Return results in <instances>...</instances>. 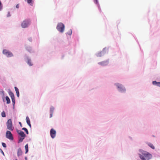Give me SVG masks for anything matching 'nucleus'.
<instances>
[{
	"label": "nucleus",
	"mask_w": 160,
	"mask_h": 160,
	"mask_svg": "<svg viewBox=\"0 0 160 160\" xmlns=\"http://www.w3.org/2000/svg\"><path fill=\"white\" fill-rule=\"evenodd\" d=\"M138 151L141 153H138L139 158L141 160H146V159L147 160H149L152 158V155L149 152L141 149H140Z\"/></svg>",
	"instance_id": "f257e3e1"
},
{
	"label": "nucleus",
	"mask_w": 160,
	"mask_h": 160,
	"mask_svg": "<svg viewBox=\"0 0 160 160\" xmlns=\"http://www.w3.org/2000/svg\"><path fill=\"white\" fill-rule=\"evenodd\" d=\"M114 85L116 87V88L118 92L124 94L126 93V89L125 87L122 84L116 82L114 84Z\"/></svg>",
	"instance_id": "f03ea898"
},
{
	"label": "nucleus",
	"mask_w": 160,
	"mask_h": 160,
	"mask_svg": "<svg viewBox=\"0 0 160 160\" xmlns=\"http://www.w3.org/2000/svg\"><path fill=\"white\" fill-rule=\"evenodd\" d=\"M16 131L20 136L18 141V143H19L23 142L25 138L27 137V136L23 131L21 130H18L17 128L16 129Z\"/></svg>",
	"instance_id": "7ed1b4c3"
},
{
	"label": "nucleus",
	"mask_w": 160,
	"mask_h": 160,
	"mask_svg": "<svg viewBox=\"0 0 160 160\" xmlns=\"http://www.w3.org/2000/svg\"><path fill=\"white\" fill-rule=\"evenodd\" d=\"M31 22L30 19H26L21 23L22 28H28L31 24Z\"/></svg>",
	"instance_id": "20e7f679"
},
{
	"label": "nucleus",
	"mask_w": 160,
	"mask_h": 160,
	"mask_svg": "<svg viewBox=\"0 0 160 160\" xmlns=\"http://www.w3.org/2000/svg\"><path fill=\"white\" fill-rule=\"evenodd\" d=\"M65 28V25L62 22L58 23L56 27V28L57 30L61 33H62L64 32Z\"/></svg>",
	"instance_id": "39448f33"
},
{
	"label": "nucleus",
	"mask_w": 160,
	"mask_h": 160,
	"mask_svg": "<svg viewBox=\"0 0 160 160\" xmlns=\"http://www.w3.org/2000/svg\"><path fill=\"white\" fill-rule=\"evenodd\" d=\"M7 126V129L10 131H13V123L12 122V119L9 118L7 120L6 123Z\"/></svg>",
	"instance_id": "423d86ee"
},
{
	"label": "nucleus",
	"mask_w": 160,
	"mask_h": 160,
	"mask_svg": "<svg viewBox=\"0 0 160 160\" xmlns=\"http://www.w3.org/2000/svg\"><path fill=\"white\" fill-rule=\"evenodd\" d=\"M2 53L7 58H10L13 56V53L11 51L6 49L3 50Z\"/></svg>",
	"instance_id": "0eeeda50"
},
{
	"label": "nucleus",
	"mask_w": 160,
	"mask_h": 160,
	"mask_svg": "<svg viewBox=\"0 0 160 160\" xmlns=\"http://www.w3.org/2000/svg\"><path fill=\"white\" fill-rule=\"evenodd\" d=\"M24 59L25 62L29 66H33V64L31 61V58L26 54H25L24 56Z\"/></svg>",
	"instance_id": "6e6552de"
},
{
	"label": "nucleus",
	"mask_w": 160,
	"mask_h": 160,
	"mask_svg": "<svg viewBox=\"0 0 160 160\" xmlns=\"http://www.w3.org/2000/svg\"><path fill=\"white\" fill-rule=\"evenodd\" d=\"M6 138L9 139L10 141H13L14 140L13 138L12 132L9 130H7L5 134Z\"/></svg>",
	"instance_id": "1a4fd4ad"
},
{
	"label": "nucleus",
	"mask_w": 160,
	"mask_h": 160,
	"mask_svg": "<svg viewBox=\"0 0 160 160\" xmlns=\"http://www.w3.org/2000/svg\"><path fill=\"white\" fill-rule=\"evenodd\" d=\"M56 131L53 128H51L50 131V134L51 138L52 139L55 138L56 135Z\"/></svg>",
	"instance_id": "9d476101"
},
{
	"label": "nucleus",
	"mask_w": 160,
	"mask_h": 160,
	"mask_svg": "<svg viewBox=\"0 0 160 160\" xmlns=\"http://www.w3.org/2000/svg\"><path fill=\"white\" fill-rule=\"evenodd\" d=\"M109 63V59H108L106 60L103 61L99 62L98 63V64L101 66L104 67L107 66Z\"/></svg>",
	"instance_id": "9b49d317"
},
{
	"label": "nucleus",
	"mask_w": 160,
	"mask_h": 160,
	"mask_svg": "<svg viewBox=\"0 0 160 160\" xmlns=\"http://www.w3.org/2000/svg\"><path fill=\"white\" fill-rule=\"evenodd\" d=\"M93 2H94V3L97 5L98 10H99V12H101L102 10L100 8V4L99 3L98 1V0H93Z\"/></svg>",
	"instance_id": "f8f14e48"
},
{
	"label": "nucleus",
	"mask_w": 160,
	"mask_h": 160,
	"mask_svg": "<svg viewBox=\"0 0 160 160\" xmlns=\"http://www.w3.org/2000/svg\"><path fill=\"white\" fill-rule=\"evenodd\" d=\"M8 93L11 99L15 98V95L13 92L10 90V89H8Z\"/></svg>",
	"instance_id": "ddd939ff"
},
{
	"label": "nucleus",
	"mask_w": 160,
	"mask_h": 160,
	"mask_svg": "<svg viewBox=\"0 0 160 160\" xmlns=\"http://www.w3.org/2000/svg\"><path fill=\"white\" fill-rule=\"evenodd\" d=\"M22 149L21 148H19L18 149L17 152V155L18 157H19L22 154Z\"/></svg>",
	"instance_id": "4468645a"
},
{
	"label": "nucleus",
	"mask_w": 160,
	"mask_h": 160,
	"mask_svg": "<svg viewBox=\"0 0 160 160\" xmlns=\"http://www.w3.org/2000/svg\"><path fill=\"white\" fill-rule=\"evenodd\" d=\"M26 120L27 124L29 126L30 128H31L32 126L31 124L30 120L28 116L26 117Z\"/></svg>",
	"instance_id": "2eb2a0df"
},
{
	"label": "nucleus",
	"mask_w": 160,
	"mask_h": 160,
	"mask_svg": "<svg viewBox=\"0 0 160 160\" xmlns=\"http://www.w3.org/2000/svg\"><path fill=\"white\" fill-rule=\"evenodd\" d=\"M145 143L152 149L154 150L155 149V147L151 143L148 142H145Z\"/></svg>",
	"instance_id": "dca6fc26"
},
{
	"label": "nucleus",
	"mask_w": 160,
	"mask_h": 160,
	"mask_svg": "<svg viewBox=\"0 0 160 160\" xmlns=\"http://www.w3.org/2000/svg\"><path fill=\"white\" fill-rule=\"evenodd\" d=\"M152 84L154 86H156L160 87V82H157L156 80L153 81Z\"/></svg>",
	"instance_id": "f3484780"
},
{
	"label": "nucleus",
	"mask_w": 160,
	"mask_h": 160,
	"mask_svg": "<svg viewBox=\"0 0 160 160\" xmlns=\"http://www.w3.org/2000/svg\"><path fill=\"white\" fill-rule=\"evenodd\" d=\"M25 1L31 6H32L34 3L33 0H24Z\"/></svg>",
	"instance_id": "a211bd4d"
},
{
	"label": "nucleus",
	"mask_w": 160,
	"mask_h": 160,
	"mask_svg": "<svg viewBox=\"0 0 160 160\" xmlns=\"http://www.w3.org/2000/svg\"><path fill=\"white\" fill-rule=\"evenodd\" d=\"M95 55L97 57H101L104 55L102 53V52L101 51H100L96 53H95Z\"/></svg>",
	"instance_id": "6ab92c4d"
},
{
	"label": "nucleus",
	"mask_w": 160,
	"mask_h": 160,
	"mask_svg": "<svg viewBox=\"0 0 160 160\" xmlns=\"http://www.w3.org/2000/svg\"><path fill=\"white\" fill-rule=\"evenodd\" d=\"M5 99L6 101V104H9L11 103V100L9 97L7 96L5 97Z\"/></svg>",
	"instance_id": "aec40b11"
},
{
	"label": "nucleus",
	"mask_w": 160,
	"mask_h": 160,
	"mask_svg": "<svg viewBox=\"0 0 160 160\" xmlns=\"http://www.w3.org/2000/svg\"><path fill=\"white\" fill-rule=\"evenodd\" d=\"M25 153L27 154V153H28L29 151L28 145V143L25 145Z\"/></svg>",
	"instance_id": "412c9836"
},
{
	"label": "nucleus",
	"mask_w": 160,
	"mask_h": 160,
	"mask_svg": "<svg viewBox=\"0 0 160 160\" xmlns=\"http://www.w3.org/2000/svg\"><path fill=\"white\" fill-rule=\"evenodd\" d=\"M22 130L24 131L26 134L27 135H28L29 134V132L28 129L25 127L22 128Z\"/></svg>",
	"instance_id": "4be33fe9"
},
{
	"label": "nucleus",
	"mask_w": 160,
	"mask_h": 160,
	"mask_svg": "<svg viewBox=\"0 0 160 160\" xmlns=\"http://www.w3.org/2000/svg\"><path fill=\"white\" fill-rule=\"evenodd\" d=\"M107 50L108 49L107 48V47H105L103 49L102 51H101L102 52V53L104 55L106 53V52Z\"/></svg>",
	"instance_id": "5701e85b"
},
{
	"label": "nucleus",
	"mask_w": 160,
	"mask_h": 160,
	"mask_svg": "<svg viewBox=\"0 0 160 160\" xmlns=\"http://www.w3.org/2000/svg\"><path fill=\"white\" fill-rule=\"evenodd\" d=\"M54 109H55L54 108L53 106H51L50 108V113H53Z\"/></svg>",
	"instance_id": "b1692460"
},
{
	"label": "nucleus",
	"mask_w": 160,
	"mask_h": 160,
	"mask_svg": "<svg viewBox=\"0 0 160 160\" xmlns=\"http://www.w3.org/2000/svg\"><path fill=\"white\" fill-rule=\"evenodd\" d=\"M72 34V31L71 29H70L66 33V34H68L69 36H71Z\"/></svg>",
	"instance_id": "393cba45"
},
{
	"label": "nucleus",
	"mask_w": 160,
	"mask_h": 160,
	"mask_svg": "<svg viewBox=\"0 0 160 160\" xmlns=\"http://www.w3.org/2000/svg\"><path fill=\"white\" fill-rule=\"evenodd\" d=\"M1 116L2 118H5L6 117V114L4 111L1 112Z\"/></svg>",
	"instance_id": "a878e982"
},
{
	"label": "nucleus",
	"mask_w": 160,
	"mask_h": 160,
	"mask_svg": "<svg viewBox=\"0 0 160 160\" xmlns=\"http://www.w3.org/2000/svg\"><path fill=\"white\" fill-rule=\"evenodd\" d=\"M14 88L16 92V93H19V90L17 87L15 86L14 87Z\"/></svg>",
	"instance_id": "bb28decb"
},
{
	"label": "nucleus",
	"mask_w": 160,
	"mask_h": 160,
	"mask_svg": "<svg viewBox=\"0 0 160 160\" xmlns=\"http://www.w3.org/2000/svg\"><path fill=\"white\" fill-rule=\"evenodd\" d=\"M26 49L27 51L29 52H31L32 51V48L30 47H27Z\"/></svg>",
	"instance_id": "cd10ccee"
},
{
	"label": "nucleus",
	"mask_w": 160,
	"mask_h": 160,
	"mask_svg": "<svg viewBox=\"0 0 160 160\" xmlns=\"http://www.w3.org/2000/svg\"><path fill=\"white\" fill-rule=\"evenodd\" d=\"M3 9V4L0 0V11H1Z\"/></svg>",
	"instance_id": "c85d7f7f"
},
{
	"label": "nucleus",
	"mask_w": 160,
	"mask_h": 160,
	"mask_svg": "<svg viewBox=\"0 0 160 160\" xmlns=\"http://www.w3.org/2000/svg\"><path fill=\"white\" fill-rule=\"evenodd\" d=\"M12 105H15V98L12 99Z\"/></svg>",
	"instance_id": "c756f323"
},
{
	"label": "nucleus",
	"mask_w": 160,
	"mask_h": 160,
	"mask_svg": "<svg viewBox=\"0 0 160 160\" xmlns=\"http://www.w3.org/2000/svg\"><path fill=\"white\" fill-rule=\"evenodd\" d=\"M2 147L4 148H6V147H7V145H6V144L5 142H2Z\"/></svg>",
	"instance_id": "7c9ffc66"
},
{
	"label": "nucleus",
	"mask_w": 160,
	"mask_h": 160,
	"mask_svg": "<svg viewBox=\"0 0 160 160\" xmlns=\"http://www.w3.org/2000/svg\"><path fill=\"white\" fill-rule=\"evenodd\" d=\"M133 37H134V38L136 40V41H137V43H138V45H139V47H140V49H141V51H142V50L141 49V47H140V44H139V42H138V39H137V38H136V37H134V36H133Z\"/></svg>",
	"instance_id": "2f4dec72"
},
{
	"label": "nucleus",
	"mask_w": 160,
	"mask_h": 160,
	"mask_svg": "<svg viewBox=\"0 0 160 160\" xmlns=\"http://www.w3.org/2000/svg\"><path fill=\"white\" fill-rule=\"evenodd\" d=\"M11 16V14H10V12L9 11H8V12L7 14V17H10Z\"/></svg>",
	"instance_id": "473e14b6"
},
{
	"label": "nucleus",
	"mask_w": 160,
	"mask_h": 160,
	"mask_svg": "<svg viewBox=\"0 0 160 160\" xmlns=\"http://www.w3.org/2000/svg\"><path fill=\"white\" fill-rule=\"evenodd\" d=\"M2 100H3V101L4 102H5V94L2 95Z\"/></svg>",
	"instance_id": "72a5a7b5"
},
{
	"label": "nucleus",
	"mask_w": 160,
	"mask_h": 160,
	"mask_svg": "<svg viewBox=\"0 0 160 160\" xmlns=\"http://www.w3.org/2000/svg\"><path fill=\"white\" fill-rule=\"evenodd\" d=\"M0 152H1V153L4 156H5V154H4V153L3 152V150L1 149L0 148Z\"/></svg>",
	"instance_id": "f704fd0d"
},
{
	"label": "nucleus",
	"mask_w": 160,
	"mask_h": 160,
	"mask_svg": "<svg viewBox=\"0 0 160 160\" xmlns=\"http://www.w3.org/2000/svg\"><path fill=\"white\" fill-rule=\"evenodd\" d=\"M19 7V4L18 3L16 5V8L17 9H18Z\"/></svg>",
	"instance_id": "c9c22d12"
},
{
	"label": "nucleus",
	"mask_w": 160,
	"mask_h": 160,
	"mask_svg": "<svg viewBox=\"0 0 160 160\" xmlns=\"http://www.w3.org/2000/svg\"><path fill=\"white\" fill-rule=\"evenodd\" d=\"M120 22V20H118L117 21V26H118V25L119 24Z\"/></svg>",
	"instance_id": "e433bc0d"
},
{
	"label": "nucleus",
	"mask_w": 160,
	"mask_h": 160,
	"mask_svg": "<svg viewBox=\"0 0 160 160\" xmlns=\"http://www.w3.org/2000/svg\"><path fill=\"white\" fill-rule=\"evenodd\" d=\"M0 93L1 94H2V95L5 94H4V91L3 90H2V91H0Z\"/></svg>",
	"instance_id": "4c0bfd02"
},
{
	"label": "nucleus",
	"mask_w": 160,
	"mask_h": 160,
	"mask_svg": "<svg viewBox=\"0 0 160 160\" xmlns=\"http://www.w3.org/2000/svg\"><path fill=\"white\" fill-rule=\"evenodd\" d=\"M53 113H50L49 118H51L52 117V116H53Z\"/></svg>",
	"instance_id": "58836bf2"
},
{
	"label": "nucleus",
	"mask_w": 160,
	"mask_h": 160,
	"mask_svg": "<svg viewBox=\"0 0 160 160\" xmlns=\"http://www.w3.org/2000/svg\"><path fill=\"white\" fill-rule=\"evenodd\" d=\"M28 40L30 41V42H32V38L31 37H30L29 38H28Z\"/></svg>",
	"instance_id": "ea45409f"
},
{
	"label": "nucleus",
	"mask_w": 160,
	"mask_h": 160,
	"mask_svg": "<svg viewBox=\"0 0 160 160\" xmlns=\"http://www.w3.org/2000/svg\"><path fill=\"white\" fill-rule=\"evenodd\" d=\"M18 123L19 124V125L21 127H22V124L21 122H19Z\"/></svg>",
	"instance_id": "a19ab883"
},
{
	"label": "nucleus",
	"mask_w": 160,
	"mask_h": 160,
	"mask_svg": "<svg viewBox=\"0 0 160 160\" xmlns=\"http://www.w3.org/2000/svg\"><path fill=\"white\" fill-rule=\"evenodd\" d=\"M64 56H65V55L64 54H62V57H61V59H62L64 58Z\"/></svg>",
	"instance_id": "79ce46f5"
},
{
	"label": "nucleus",
	"mask_w": 160,
	"mask_h": 160,
	"mask_svg": "<svg viewBox=\"0 0 160 160\" xmlns=\"http://www.w3.org/2000/svg\"><path fill=\"white\" fill-rule=\"evenodd\" d=\"M16 95L18 98H19L20 96V93H16Z\"/></svg>",
	"instance_id": "37998d69"
},
{
	"label": "nucleus",
	"mask_w": 160,
	"mask_h": 160,
	"mask_svg": "<svg viewBox=\"0 0 160 160\" xmlns=\"http://www.w3.org/2000/svg\"><path fill=\"white\" fill-rule=\"evenodd\" d=\"M27 140V141H30L31 140V138L28 137Z\"/></svg>",
	"instance_id": "c03bdc74"
},
{
	"label": "nucleus",
	"mask_w": 160,
	"mask_h": 160,
	"mask_svg": "<svg viewBox=\"0 0 160 160\" xmlns=\"http://www.w3.org/2000/svg\"><path fill=\"white\" fill-rule=\"evenodd\" d=\"M24 159H25V160H27L28 159L27 157L26 156H25L24 157Z\"/></svg>",
	"instance_id": "a18cd8bd"
},
{
	"label": "nucleus",
	"mask_w": 160,
	"mask_h": 160,
	"mask_svg": "<svg viewBox=\"0 0 160 160\" xmlns=\"http://www.w3.org/2000/svg\"><path fill=\"white\" fill-rule=\"evenodd\" d=\"M129 138L130 139V140H132V138L131 137L129 136Z\"/></svg>",
	"instance_id": "49530a36"
},
{
	"label": "nucleus",
	"mask_w": 160,
	"mask_h": 160,
	"mask_svg": "<svg viewBox=\"0 0 160 160\" xmlns=\"http://www.w3.org/2000/svg\"><path fill=\"white\" fill-rule=\"evenodd\" d=\"M13 106V107H12V108L13 109H15V105H12Z\"/></svg>",
	"instance_id": "de8ad7c7"
},
{
	"label": "nucleus",
	"mask_w": 160,
	"mask_h": 160,
	"mask_svg": "<svg viewBox=\"0 0 160 160\" xmlns=\"http://www.w3.org/2000/svg\"><path fill=\"white\" fill-rule=\"evenodd\" d=\"M15 160H18V159H17V158L16 157V158L15 159Z\"/></svg>",
	"instance_id": "09e8293b"
},
{
	"label": "nucleus",
	"mask_w": 160,
	"mask_h": 160,
	"mask_svg": "<svg viewBox=\"0 0 160 160\" xmlns=\"http://www.w3.org/2000/svg\"><path fill=\"white\" fill-rule=\"evenodd\" d=\"M152 137H155V136H154V135H152Z\"/></svg>",
	"instance_id": "8fccbe9b"
},
{
	"label": "nucleus",
	"mask_w": 160,
	"mask_h": 160,
	"mask_svg": "<svg viewBox=\"0 0 160 160\" xmlns=\"http://www.w3.org/2000/svg\"><path fill=\"white\" fill-rule=\"evenodd\" d=\"M33 157V155H32V156H31L32 158Z\"/></svg>",
	"instance_id": "3c124183"
},
{
	"label": "nucleus",
	"mask_w": 160,
	"mask_h": 160,
	"mask_svg": "<svg viewBox=\"0 0 160 160\" xmlns=\"http://www.w3.org/2000/svg\"><path fill=\"white\" fill-rule=\"evenodd\" d=\"M137 160H139V159H137Z\"/></svg>",
	"instance_id": "603ef678"
},
{
	"label": "nucleus",
	"mask_w": 160,
	"mask_h": 160,
	"mask_svg": "<svg viewBox=\"0 0 160 160\" xmlns=\"http://www.w3.org/2000/svg\"><path fill=\"white\" fill-rule=\"evenodd\" d=\"M28 160V159L27 160Z\"/></svg>",
	"instance_id": "864d4df0"
}]
</instances>
